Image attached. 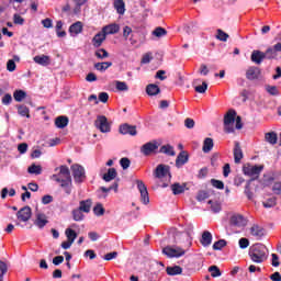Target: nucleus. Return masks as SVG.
<instances>
[{
	"label": "nucleus",
	"instance_id": "nucleus-43",
	"mask_svg": "<svg viewBox=\"0 0 281 281\" xmlns=\"http://www.w3.org/2000/svg\"><path fill=\"white\" fill-rule=\"evenodd\" d=\"M215 38H217V41H222V43H227V38H229V34L218 29Z\"/></svg>",
	"mask_w": 281,
	"mask_h": 281
},
{
	"label": "nucleus",
	"instance_id": "nucleus-2",
	"mask_svg": "<svg viewBox=\"0 0 281 281\" xmlns=\"http://www.w3.org/2000/svg\"><path fill=\"white\" fill-rule=\"evenodd\" d=\"M243 128V121L240 116H236V111L229 110L224 115V131L225 133H234L235 131Z\"/></svg>",
	"mask_w": 281,
	"mask_h": 281
},
{
	"label": "nucleus",
	"instance_id": "nucleus-51",
	"mask_svg": "<svg viewBox=\"0 0 281 281\" xmlns=\"http://www.w3.org/2000/svg\"><path fill=\"white\" fill-rule=\"evenodd\" d=\"M95 56L97 58H101V59L109 58V52H106V49L104 48H100L99 50L95 52Z\"/></svg>",
	"mask_w": 281,
	"mask_h": 281
},
{
	"label": "nucleus",
	"instance_id": "nucleus-49",
	"mask_svg": "<svg viewBox=\"0 0 281 281\" xmlns=\"http://www.w3.org/2000/svg\"><path fill=\"white\" fill-rule=\"evenodd\" d=\"M154 36H157V38H161V36H166V34H168V32L166 31V29L164 27H157L154 32H153Z\"/></svg>",
	"mask_w": 281,
	"mask_h": 281
},
{
	"label": "nucleus",
	"instance_id": "nucleus-20",
	"mask_svg": "<svg viewBox=\"0 0 281 281\" xmlns=\"http://www.w3.org/2000/svg\"><path fill=\"white\" fill-rule=\"evenodd\" d=\"M265 58H267V53H262L260 50H254L251 54V60L252 63H256V65H260V63H262Z\"/></svg>",
	"mask_w": 281,
	"mask_h": 281
},
{
	"label": "nucleus",
	"instance_id": "nucleus-48",
	"mask_svg": "<svg viewBox=\"0 0 281 281\" xmlns=\"http://www.w3.org/2000/svg\"><path fill=\"white\" fill-rule=\"evenodd\" d=\"M115 88L117 91H128V85L124 81H115Z\"/></svg>",
	"mask_w": 281,
	"mask_h": 281
},
{
	"label": "nucleus",
	"instance_id": "nucleus-5",
	"mask_svg": "<svg viewBox=\"0 0 281 281\" xmlns=\"http://www.w3.org/2000/svg\"><path fill=\"white\" fill-rule=\"evenodd\" d=\"M227 221L231 227H236L237 229H243V227H247V218H245L243 214L231 212L227 214Z\"/></svg>",
	"mask_w": 281,
	"mask_h": 281
},
{
	"label": "nucleus",
	"instance_id": "nucleus-40",
	"mask_svg": "<svg viewBox=\"0 0 281 281\" xmlns=\"http://www.w3.org/2000/svg\"><path fill=\"white\" fill-rule=\"evenodd\" d=\"M160 153H162L164 155H168L169 157H175L176 155L175 147L170 145H164L160 148Z\"/></svg>",
	"mask_w": 281,
	"mask_h": 281
},
{
	"label": "nucleus",
	"instance_id": "nucleus-9",
	"mask_svg": "<svg viewBox=\"0 0 281 281\" xmlns=\"http://www.w3.org/2000/svg\"><path fill=\"white\" fill-rule=\"evenodd\" d=\"M94 126L101 133H111V124H109V120L104 115L97 116V120L94 121Z\"/></svg>",
	"mask_w": 281,
	"mask_h": 281
},
{
	"label": "nucleus",
	"instance_id": "nucleus-4",
	"mask_svg": "<svg viewBox=\"0 0 281 281\" xmlns=\"http://www.w3.org/2000/svg\"><path fill=\"white\" fill-rule=\"evenodd\" d=\"M268 254L269 250L267 249V246L262 244H256L251 246L249 249L250 259L252 260V262H257L258 265L267 260Z\"/></svg>",
	"mask_w": 281,
	"mask_h": 281
},
{
	"label": "nucleus",
	"instance_id": "nucleus-45",
	"mask_svg": "<svg viewBox=\"0 0 281 281\" xmlns=\"http://www.w3.org/2000/svg\"><path fill=\"white\" fill-rule=\"evenodd\" d=\"M18 113L19 115H21L22 117H30V108L25 106V105H20L18 108Z\"/></svg>",
	"mask_w": 281,
	"mask_h": 281
},
{
	"label": "nucleus",
	"instance_id": "nucleus-30",
	"mask_svg": "<svg viewBox=\"0 0 281 281\" xmlns=\"http://www.w3.org/2000/svg\"><path fill=\"white\" fill-rule=\"evenodd\" d=\"M114 8L117 14H124V12H126V4L124 3V0H114Z\"/></svg>",
	"mask_w": 281,
	"mask_h": 281
},
{
	"label": "nucleus",
	"instance_id": "nucleus-59",
	"mask_svg": "<svg viewBox=\"0 0 281 281\" xmlns=\"http://www.w3.org/2000/svg\"><path fill=\"white\" fill-rule=\"evenodd\" d=\"M53 201H54V196L52 195H44L42 198L43 205H49V203H52Z\"/></svg>",
	"mask_w": 281,
	"mask_h": 281
},
{
	"label": "nucleus",
	"instance_id": "nucleus-3",
	"mask_svg": "<svg viewBox=\"0 0 281 281\" xmlns=\"http://www.w3.org/2000/svg\"><path fill=\"white\" fill-rule=\"evenodd\" d=\"M155 179L158 180L160 188H168L172 175H170V167L167 165H158L154 171Z\"/></svg>",
	"mask_w": 281,
	"mask_h": 281
},
{
	"label": "nucleus",
	"instance_id": "nucleus-61",
	"mask_svg": "<svg viewBox=\"0 0 281 281\" xmlns=\"http://www.w3.org/2000/svg\"><path fill=\"white\" fill-rule=\"evenodd\" d=\"M7 69L8 71H14L16 69V64L14 63V60L10 59L7 63Z\"/></svg>",
	"mask_w": 281,
	"mask_h": 281
},
{
	"label": "nucleus",
	"instance_id": "nucleus-14",
	"mask_svg": "<svg viewBox=\"0 0 281 281\" xmlns=\"http://www.w3.org/2000/svg\"><path fill=\"white\" fill-rule=\"evenodd\" d=\"M249 234L250 236H254L257 239L262 238V236H265V228L260 227L259 225L254 224L250 228H249Z\"/></svg>",
	"mask_w": 281,
	"mask_h": 281
},
{
	"label": "nucleus",
	"instance_id": "nucleus-8",
	"mask_svg": "<svg viewBox=\"0 0 281 281\" xmlns=\"http://www.w3.org/2000/svg\"><path fill=\"white\" fill-rule=\"evenodd\" d=\"M137 190L140 194V203L148 205L150 203V196L148 195V188L142 180H136Z\"/></svg>",
	"mask_w": 281,
	"mask_h": 281
},
{
	"label": "nucleus",
	"instance_id": "nucleus-64",
	"mask_svg": "<svg viewBox=\"0 0 281 281\" xmlns=\"http://www.w3.org/2000/svg\"><path fill=\"white\" fill-rule=\"evenodd\" d=\"M184 126H186L187 128H192V127L194 126V120H192V119H186V121H184Z\"/></svg>",
	"mask_w": 281,
	"mask_h": 281
},
{
	"label": "nucleus",
	"instance_id": "nucleus-17",
	"mask_svg": "<svg viewBox=\"0 0 281 281\" xmlns=\"http://www.w3.org/2000/svg\"><path fill=\"white\" fill-rule=\"evenodd\" d=\"M186 190H188V184H186V183L176 182V183L171 184V192L175 195L183 194V192H186Z\"/></svg>",
	"mask_w": 281,
	"mask_h": 281
},
{
	"label": "nucleus",
	"instance_id": "nucleus-62",
	"mask_svg": "<svg viewBox=\"0 0 281 281\" xmlns=\"http://www.w3.org/2000/svg\"><path fill=\"white\" fill-rule=\"evenodd\" d=\"M263 205L266 207H273L276 205V198H270L266 202H263Z\"/></svg>",
	"mask_w": 281,
	"mask_h": 281
},
{
	"label": "nucleus",
	"instance_id": "nucleus-19",
	"mask_svg": "<svg viewBox=\"0 0 281 281\" xmlns=\"http://www.w3.org/2000/svg\"><path fill=\"white\" fill-rule=\"evenodd\" d=\"M246 77L248 80H256L260 77V68L258 67H250L246 71Z\"/></svg>",
	"mask_w": 281,
	"mask_h": 281
},
{
	"label": "nucleus",
	"instance_id": "nucleus-57",
	"mask_svg": "<svg viewBox=\"0 0 281 281\" xmlns=\"http://www.w3.org/2000/svg\"><path fill=\"white\" fill-rule=\"evenodd\" d=\"M249 247V239L243 237L239 239V248L240 249H247Z\"/></svg>",
	"mask_w": 281,
	"mask_h": 281
},
{
	"label": "nucleus",
	"instance_id": "nucleus-7",
	"mask_svg": "<svg viewBox=\"0 0 281 281\" xmlns=\"http://www.w3.org/2000/svg\"><path fill=\"white\" fill-rule=\"evenodd\" d=\"M70 170L72 172V177L76 183H82L85 179H87L85 167L76 164L70 167Z\"/></svg>",
	"mask_w": 281,
	"mask_h": 281
},
{
	"label": "nucleus",
	"instance_id": "nucleus-44",
	"mask_svg": "<svg viewBox=\"0 0 281 281\" xmlns=\"http://www.w3.org/2000/svg\"><path fill=\"white\" fill-rule=\"evenodd\" d=\"M223 247H227V241L225 239H220L213 244L214 251H221Z\"/></svg>",
	"mask_w": 281,
	"mask_h": 281
},
{
	"label": "nucleus",
	"instance_id": "nucleus-24",
	"mask_svg": "<svg viewBox=\"0 0 281 281\" xmlns=\"http://www.w3.org/2000/svg\"><path fill=\"white\" fill-rule=\"evenodd\" d=\"M89 0H74L72 14H80L82 12V5Z\"/></svg>",
	"mask_w": 281,
	"mask_h": 281
},
{
	"label": "nucleus",
	"instance_id": "nucleus-37",
	"mask_svg": "<svg viewBox=\"0 0 281 281\" xmlns=\"http://www.w3.org/2000/svg\"><path fill=\"white\" fill-rule=\"evenodd\" d=\"M209 205H211V211H213L214 214H218V212H221V210H223L221 202H218L216 200H210Z\"/></svg>",
	"mask_w": 281,
	"mask_h": 281
},
{
	"label": "nucleus",
	"instance_id": "nucleus-12",
	"mask_svg": "<svg viewBox=\"0 0 281 281\" xmlns=\"http://www.w3.org/2000/svg\"><path fill=\"white\" fill-rule=\"evenodd\" d=\"M280 52H281V43L279 42L266 50V58H268V60H276L278 59V54H280Z\"/></svg>",
	"mask_w": 281,
	"mask_h": 281
},
{
	"label": "nucleus",
	"instance_id": "nucleus-50",
	"mask_svg": "<svg viewBox=\"0 0 281 281\" xmlns=\"http://www.w3.org/2000/svg\"><path fill=\"white\" fill-rule=\"evenodd\" d=\"M211 184L213 186V188H216L217 190H223L225 188V183H223V181L216 180V179H212Z\"/></svg>",
	"mask_w": 281,
	"mask_h": 281
},
{
	"label": "nucleus",
	"instance_id": "nucleus-36",
	"mask_svg": "<svg viewBox=\"0 0 281 281\" xmlns=\"http://www.w3.org/2000/svg\"><path fill=\"white\" fill-rule=\"evenodd\" d=\"M167 273L168 276H181V273H183V269L179 266L167 267Z\"/></svg>",
	"mask_w": 281,
	"mask_h": 281
},
{
	"label": "nucleus",
	"instance_id": "nucleus-41",
	"mask_svg": "<svg viewBox=\"0 0 281 281\" xmlns=\"http://www.w3.org/2000/svg\"><path fill=\"white\" fill-rule=\"evenodd\" d=\"M72 218L74 221H83L85 218V211L80 210L79 207L72 211Z\"/></svg>",
	"mask_w": 281,
	"mask_h": 281
},
{
	"label": "nucleus",
	"instance_id": "nucleus-22",
	"mask_svg": "<svg viewBox=\"0 0 281 281\" xmlns=\"http://www.w3.org/2000/svg\"><path fill=\"white\" fill-rule=\"evenodd\" d=\"M91 205H93V201L91 199L82 200V201L79 202V209L85 214H89V212H91Z\"/></svg>",
	"mask_w": 281,
	"mask_h": 281
},
{
	"label": "nucleus",
	"instance_id": "nucleus-63",
	"mask_svg": "<svg viewBox=\"0 0 281 281\" xmlns=\"http://www.w3.org/2000/svg\"><path fill=\"white\" fill-rule=\"evenodd\" d=\"M274 194H281V182H276L272 187Z\"/></svg>",
	"mask_w": 281,
	"mask_h": 281
},
{
	"label": "nucleus",
	"instance_id": "nucleus-25",
	"mask_svg": "<svg viewBox=\"0 0 281 281\" xmlns=\"http://www.w3.org/2000/svg\"><path fill=\"white\" fill-rule=\"evenodd\" d=\"M146 93L149 95H159V93H161V89H159V86L155 83H149L146 87Z\"/></svg>",
	"mask_w": 281,
	"mask_h": 281
},
{
	"label": "nucleus",
	"instance_id": "nucleus-42",
	"mask_svg": "<svg viewBox=\"0 0 281 281\" xmlns=\"http://www.w3.org/2000/svg\"><path fill=\"white\" fill-rule=\"evenodd\" d=\"M67 240H69L70 243H74L76 240V238H78V234H76V231L71 229V228H67L65 231Z\"/></svg>",
	"mask_w": 281,
	"mask_h": 281
},
{
	"label": "nucleus",
	"instance_id": "nucleus-15",
	"mask_svg": "<svg viewBox=\"0 0 281 281\" xmlns=\"http://www.w3.org/2000/svg\"><path fill=\"white\" fill-rule=\"evenodd\" d=\"M36 65H41L42 67H47L52 64V59L47 55H37L33 58Z\"/></svg>",
	"mask_w": 281,
	"mask_h": 281
},
{
	"label": "nucleus",
	"instance_id": "nucleus-60",
	"mask_svg": "<svg viewBox=\"0 0 281 281\" xmlns=\"http://www.w3.org/2000/svg\"><path fill=\"white\" fill-rule=\"evenodd\" d=\"M99 100H100V102H103V104H105V102H109V93L100 92Z\"/></svg>",
	"mask_w": 281,
	"mask_h": 281
},
{
	"label": "nucleus",
	"instance_id": "nucleus-23",
	"mask_svg": "<svg viewBox=\"0 0 281 281\" xmlns=\"http://www.w3.org/2000/svg\"><path fill=\"white\" fill-rule=\"evenodd\" d=\"M70 36H78V34L82 33V22L78 21L70 25L69 27Z\"/></svg>",
	"mask_w": 281,
	"mask_h": 281
},
{
	"label": "nucleus",
	"instance_id": "nucleus-18",
	"mask_svg": "<svg viewBox=\"0 0 281 281\" xmlns=\"http://www.w3.org/2000/svg\"><path fill=\"white\" fill-rule=\"evenodd\" d=\"M47 223H49V222L47 221L46 214H43V213L36 214V220H35L36 227H38L40 229H43V227H45V225H47Z\"/></svg>",
	"mask_w": 281,
	"mask_h": 281
},
{
	"label": "nucleus",
	"instance_id": "nucleus-1",
	"mask_svg": "<svg viewBox=\"0 0 281 281\" xmlns=\"http://www.w3.org/2000/svg\"><path fill=\"white\" fill-rule=\"evenodd\" d=\"M55 175L50 177L53 181L59 183L61 188H64L66 194H71V173L69 172V167L60 166L55 168Z\"/></svg>",
	"mask_w": 281,
	"mask_h": 281
},
{
	"label": "nucleus",
	"instance_id": "nucleus-10",
	"mask_svg": "<svg viewBox=\"0 0 281 281\" xmlns=\"http://www.w3.org/2000/svg\"><path fill=\"white\" fill-rule=\"evenodd\" d=\"M162 254H165L167 258H181V256H186L183 248L170 246L165 247Z\"/></svg>",
	"mask_w": 281,
	"mask_h": 281
},
{
	"label": "nucleus",
	"instance_id": "nucleus-39",
	"mask_svg": "<svg viewBox=\"0 0 281 281\" xmlns=\"http://www.w3.org/2000/svg\"><path fill=\"white\" fill-rule=\"evenodd\" d=\"M184 164H188V154L186 151H182L178 155L176 159V166H183Z\"/></svg>",
	"mask_w": 281,
	"mask_h": 281
},
{
	"label": "nucleus",
	"instance_id": "nucleus-29",
	"mask_svg": "<svg viewBox=\"0 0 281 281\" xmlns=\"http://www.w3.org/2000/svg\"><path fill=\"white\" fill-rule=\"evenodd\" d=\"M265 139L268 144L274 146V144H278V134L276 132H268L265 134Z\"/></svg>",
	"mask_w": 281,
	"mask_h": 281
},
{
	"label": "nucleus",
	"instance_id": "nucleus-32",
	"mask_svg": "<svg viewBox=\"0 0 281 281\" xmlns=\"http://www.w3.org/2000/svg\"><path fill=\"white\" fill-rule=\"evenodd\" d=\"M67 124H69V119L67 116H58L55 120V126H57V128H65Z\"/></svg>",
	"mask_w": 281,
	"mask_h": 281
},
{
	"label": "nucleus",
	"instance_id": "nucleus-13",
	"mask_svg": "<svg viewBox=\"0 0 281 281\" xmlns=\"http://www.w3.org/2000/svg\"><path fill=\"white\" fill-rule=\"evenodd\" d=\"M16 216L18 221L27 223V221L32 218V209L30 206H24L16 213Z\"/></svg>",
	"mask_w": 281,
	"mask_h": 281
},
{
	"label": "nucleus",
	"instance_id": "nucleus-26",
	"mask_svg": "<svg viewBox=\"0 0 281 281\" xmlns=\"http://www.w3.org/2000/svg\"><path fill=\"white\" fill-rule=\"evenodd\" d=\"M102 32L105 33V36L108 34H117L120 32V25L117 24H110L102 29Z\"/></svg>",
	"mask_w": 281,
	"mask_h": 281
},
{
	"label": "nucleus",
	"instance_id": "nucleus-31",
	"mask_svg": "<svg viewBox=\"0 0 281 281\" xmlns=\"http://www.w3.org/2000/svg\"><path fill=\"white\" fill-rule=\"evenodd\" d=\"M212 148H214V139L205 138L202 147L203 153H211Z\"/></svg>",
	"mask_w": 281,
	"mask_h": 281
},
{
	"label": "nucleus",
	"instance_id": "nucleus-11",
	"mask_svg": "<svg viewBox=\"0 0 281 281\" xmlns=\"http://www.w3.org/2000/svg\"><path fill=\"white\" fill-rule=\"evenodd\" d=\"M159 149V143L157 140H151L146 144H144L140 147L142 155H145V157H148V155H153V153H157Z\"/></svg>",
	"mask_w": 281,
	"mask_h": 281
},
{
	"label": "nucleus",
	"instance_id": "nucleus-56",
	"mask_svg": "<svg viewBox=\"0 0 281 281\" xmlns=\"http://www.w3.org/2000/svg\"><path fill=\"white\" fill-rule=\"evenodd\" d=\"M121 167L123 168V170H127V168L131 167V160L128 158H122L120 160Z\"/></svg>",
	"mask_w": 281,
	"mask_h": 281
},
{
	"label": "nucleus",
	"instance_id": "nucleus-46",
	"mask_svg": "<svg viewBox=\"0 0 281 281\" xmlns=\"http://www.w3.org/2000/svg\"><path fill=\"white\" fill-rule=\"evenodd\" d=\"M93 214L95 216H104V206H102L101 203H98L94 207H93Z\"/></svg>",
	"mask_w": 281,
	"mask_h": 281
},
{
	"label": "nucleus",
	"instance_id": "nucleus-53",
	"mask_svg": "<svg viewBox=\"0 0 281 281\" xmlns=\"http://www.w3.org/2000/svg\"><path fill=\"white\" fill-rule=\"evenodd\" d=\"M150 60H153V54L146 53L145 55H143L140 63H142V65H148V63H150Z\"/></svg>",
	"mask_w": 281,
	"mask_h": 281
},
{
	"label": "nucleus",
	"instance_id": "nucleus-35",
	"mask_svg": "<svg viewBox=\"0 0 281 281\" xmlns=\"http://www.w3.org/2000/svg\"><path fill=\"white\" fill-rule=\"evenodd\" d=\"M112 66H113V63L111 61L97 63L94 65V69H97V71H106L109 67H112Z\"/></svg>",
	"mask_w": 281,
	"mask_h": 281
},
{
	"label": "nucleus",
	"instance_id": "nucleus-58",
	"mask_svg": "<svg viewBox=\"0 0 281 281\" xmlns=\"http://www.w3.org/2000/svg\"><path fill=\"white\" fill-rule=\"evenodd\" d=\"M266 90L268 91V93H270V95H278L279 93L278 87L276 86H267Z\"/></svg>",
	"mask_w": 281,
	"mask_h": 281
},
{
	"label": "nucleus",
	"instance_id": "nucleus-54",
	"mask_svg": "<svg viewBox=\"0 0 281 281\" xmlns=\"http://www.w3.org/2000/svg\"><path fill=\"white\" fill-rule=\"evenodd\" d=\"M13 23H15V25H23V23H25V20L20 14L15 13L13 15Z\"/></svg>",
	"mask_w": 281,
	"mask_h": 281
},
{
	"label": "nucleus",
	"instance_id": "nucleus-38",
	"mask_svg": "<svg viewBox=\"0 0 281 281\" xmlns=\"http://www.w3.org/2000/svg\"><path fill=\"white\" fill-rule=\"evenodd\" d=\"M13 98H14L15 102H23V100H25V98H27V93L23 90H15L13 92Z\"/></svg>",
	"mask_w": 281,
	"mask_h": 281
},
{
	"label": "nucleus",
	"instance_id": "nucleus-52",
	"mask_svg": "<svg viewBox=\"0 0 281 281\" xmlns=\"http://www.w3.org/2000/svg\"><path fill=\"white\" fill-rule=\"evenodd\" d=\"M196 93H205L207 91V82H202L201 86L195 87Z\"/></svg>",
	"mask_w": 281,
	"mask_h": 281
},
{
	"label": "nucleus",
	"instance_id": "nucleus-33",
	"mask_svg": "<svg viewBox=\"0 0 281 281\" xmlns=\"http://www.w3.org/2000/svg\"><path fill=\"white\" fill-rule=\"evenodd\" d=\"M234 159L235 164H240V159H243V149H240V145L236 143L234 148Z\"/></svg>",
	"mask_w": 281,
	"mask_h": 281
},
{
	"label": "nucleus",
	"instance_id": "nucleus-16",
	"mask_svg": "<svg viewBox=\"0 0 281 281\" xmlns=\"http://www.w3.org/2000/svg\"><path fill=\"white\" fill-rule=\"evenodd\" d=\"M104 41H106V35H105L104 31H101V32L97 33L94 35V37L92 38V45H93V47H100L102 45V43H104Z\"/></svg>",
	"mask_w": 281,
	"mask_h": 281
},
{
	"label": "nucleus",
	"instance_id": "nucleus-47",
	"mask_svg": "<svg viewBox=\"0 0 281 281\" xmlns=\"http://www.w3.org/2000/svg\"><path fill=\"white\" fill-rule=\"evenodd\" d=\"M209 271L212 278H221V269H218L216 266H211Z\"/></svg>",
	"mask_w": 281,
	"mask_h": 281
},
{
	"label": "nucleus",
	"instance_id": "nucleus-27",
	"mask_svg": "<svg viewBox=\"0 0 281 281\" xmlns=\"http://www.w3.org/2000/svg\"><path fill=\"white\" fill-rule=\"evenodd\" d=\"M201 245H203V247H210V245H212V233L205 231L202 234Z\"/></svg>",
	"mask_w": 281,
	"mask_h": 281
},
{
	"label": "nucleus",
	"instance_id": "nucleus-28",
	"mask_svg": "<svg viewBox=\"0 0 281 281\" xmlns=\"http://www.w3.org/2000/svg\"><path fill=\"white\" fill-rule=\"evenodd\" d=\"M115 177H117V171L115 168H110L108 172L103 175L102 179L109 183V181H113Z\"/></svg>",
	"mask_w": 281,
	"mask_h": 281
},
{
	"label": "nucleus",
	"instance_id": "nucleus-21",
	"mask_svg": "<svg viewBox=\"0 0 281 281\" xmlns=\"http://www.w3.org/2000/svg\"><path fill=\"white\" fill-rule=\"evenodd\" d=\"M120 133L122 135H132L135 136L137 135V130L135 128V126H131L128 124H124L120 127Z\"/></svg>",
	"mask_w": 281,
	"mask_h": 281
},
{
	"label": "nucleus",
	"instance_id": "nucleus-6",
	"mask_svg": "<svg viewBox=\"0 0 281 281\" xmlns=\"http://www.w3.org/2000/svg\"><path fill=\"white\" fill-rule=\"evenodd\" d=\"M262 170H265V166L260 165H245L243 168V172L244 175H246V177H251L252 180L254 179H258V177H260V172H262Z\"/></svg>",
	"mask_w": 281,
	"mask_h": 281
},
{
	"label": "nucleus",
	"instance_id": "nucleus-34",
	"mask_svg": "<svg viewBox=\"0 0 281 281\" xmlns=\"http://www.w3.org/2000/svg\"><path fill=\"white\" fill-rule=\"evenodd\" d=\"M29 175H42L43 173V167L41 165L33 164L27 168Z\"/></svg>",
	"mask_w": 281,
	"mask_h": 281
},
{
	"label": "nucleus",
	"instance_id": "nucleus-55",
	"mask_svg": "<svg viewBox=\"0 0 281 281\" xmlns=\"http://www.w3.org/2000/svg\"><path fill=\"white\" fill-rule=\"evenodd\" d=\"M5 271H8V266H5V262L0 261V281L3 280V276H5Z\"/></svg>",
	"mask_w": 281,
	"mask_h": 281
}]
</instances>
